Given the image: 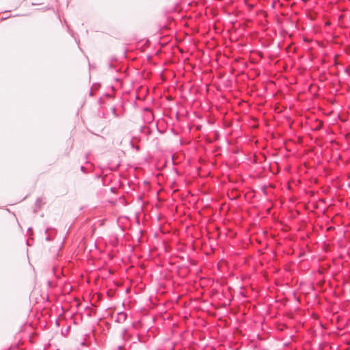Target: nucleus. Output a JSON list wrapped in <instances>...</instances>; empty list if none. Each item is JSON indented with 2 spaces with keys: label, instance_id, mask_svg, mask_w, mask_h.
<instances>
[{
  "label": "nucleus",
  "instance_id": "f257e3e1",
  "mask_svg": "<svg viewBox=\"0 0 350 350\" xmlns=\"http://www.w3.org/2000/svg\"><path fill=\"white\" fill-rule=\"evenodd\" d=\"M119 319L120 320H122V321H124L126 320V315L125 313H119Z\"/></svg>",
  "mask_w": 350,
  "mask_h": 350
},
{
  "label": "nucleus",
  "instance_id": "f03ea898",
  "mask_svg": "<svg viewBox=\"0 0 350 350\" xmlns=\"http://www.w3.org/2000/svg\"><path fill=\"white\" fill-rule=\"evenodd\" d=\"M81 170L82 171H84L85 167H84L83 166H81Z\"/></svg>",
  "mask_w": 350,
  "mask_h": 350
}]
</instances>
